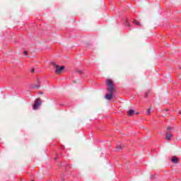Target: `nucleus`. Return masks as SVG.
<instances>
[{"mask_svg":"<svg viewBox=\"0 0 181 181\" xmlns=\"http://www.w3.org/2000/svg\"><path fill=\"white\" fill-rule=\"evenodd\" d=\"M31 73H35V69L34 68H32Z\"/></svg>","mask_w":181,"mask_h":181,"instance_id":"obj_13","label":"nucleus"},{"mask_svg":"<svg viewBox=\"0 0 181 181\" xmlns=\"http://www.w3.org/2000/svg\"><path fill=\"white\" fill-rule=\"evenodd\" d=\"M63 71H64V66H56V70H55V73L56 74H62V73H63Z\"/></svg>","mask_w":181,"mask_h":181,"instance_id":"obj_3","label":"nucleus"},{"mask_svg":"<svg viewBox=\"0 0 181 181\" xmlns=\"http://www.w3.org/2000/svg\"><path fill=\"white\" fill-rule=\"evenodd\" d=\"M124 148V145L119 144L116 146V152H121V150Z\"/></svg>","mask_w":181,"mask_h":181,"instance_id":"obj_6","label":"nucleus"},{"mask_svg":"<svg viewBox=\"0 0 181 181\" xmlns=\"http://www.w3.org/2000/svg\"><path fill=\"white\" fill-rule=\"evenodd\" d=\"M133 23H134V25H136V26H142V25L141 24V22L137 21H136V20H134V21H133Z\"/></svg>","mask_w":181,"mask_h":181,"instance_id":"obj_10","label":"nucleus"},{"mask_svg":"<svg viewBox=\"0 0 181 181\" xmlns=\"http://www.w3.org/2000/svg\"><path fill=\"white\" fill-rule=\"evenodd\" d=\"M42 105V100L40 98H37L33 106V110H39V107Z\"/></svg>","mask_w":181,"mask_h":181,"instance_id":"obj_2","label":"nucleus"},{"mask_svg":"<svg viewBox=\"0 0 181 181\" xmlns=\"http://www.w3.org/2000/svg\"><path fill=\"white\" fill-rule=\"evenodd\" d=\"M78 73H79V74H81V71H78Z\"/></svg>","mask_w":181,"mask_h":181,"instance_id":"obj_15","label":"nucleus"},{"mask_svg":"<svg viewBox=\"0 0 181 181\" xmlns=\"http://www.w3.org/2000/svg\"><path fill=\"white\" fill-rule=\"evenodd\" d=\"M23 53L24 54H28V51H24Z\"/></svg>","mask_w":181,"mask_h":181,"instance_id":"obj_14","label":"nucleus"},{"mask_svg":"<svg viewBox=\"0 0 181 181\" xmlns=\"http://www.w3.org/2000/svg\"><path fill=\"white\" fill-rule=\"evenodd\" d=\"M173 136V134H166L165 139H167V141H170V138H172Z\"/></svg>","mask_w":181,"mask_h":181,"instance_id":"obj_7","label":"nucleus"},{"mask_svg":"<svg viewBox=\"0 0 181 181\" xmlns=\"http://www.w3.org/2000/svg\"><path fill=\"white\" fill-rule=\"evenodd\" d=\"M147 114H148L150 115V114H151V109H148L147 110Z\"/></svg>","mask_w":181,"mask_h":181,"instance_id":"obj_12","label":"nucleus"},{"mask_svg":"<svg viewBox=\"0 0 181 181\" xmlns=\"http://www.w3.org/2000/svg\"><path fill=\"white\" fill-rule=\"evenodd\" d=\"M179 69H181V66H179Z\"/></svg>","mask_w":181,"mask_h":181,"instance_id":"obj_16","label":"nucleus"},{"mask_svg":"<svg viewBox=\"0 0 181 181\" xmlns=\"http://www.w3.org/2000/svg\"><path fill=\"white\" fill-rule=\"evenodd\" d=\"M135 112V110H130L129 112H128V116L129 117H132V115H134V113Z\"/></svg>","mask_w":181,"mask_h":181,"instance_id":"obj_9","label":"nucleus"},{"mask_svg":"<svg viewBox=\"0 0 181 181\" xmlns=\"http://www.w3.org/2000/svg\"><path fill=\"white\" fill-rule=\"evenodd\" d=\"M107 91L110 93L105 95L106 100H111L112 98V93L114 91V85L112 84V81L110 79L107 80Z\"/></svg>","mask_w":181,"mask_h":181,"instance_id":"obj_1","label":"nucleus"},{"mask_svg":"<svg viewBox=\"0 0 181 181\" xmlns=\"http://www.w3.org/2000/svg\"><path fill=\"white\" fill-rule=\"evenodd\" d=\"M52 66H54V67H55V68H56L57 66H59V65L56 64L54 62H52Z\"/></svg>","mask_w":181,"mask_h":181,"instance_id":"obj_11","label":"nucleus"},{"mask_svg":"<svg viewBox=\"0 0 181 181\" xmlns=\"http://www.w3.org/2000/svg\"><path fill=\"white\" fill-rule=\"evenodd\" d=\"M171 162H172V163H175V165H177V163L179 162V158H176V156H173L171 158Z\"/></svg>","mask_w":181,"mask_h":181,"instance_id":"obj_5","label":"nucleus"},{"mask_svg":"<svg viewBox=\"0 0 181 181\" xmlns=\"http://www.w3.org/2000/svg\"><path fill=\"white\" fill-rule=\"evenodd\" d=\"M40 81L37 80V84L33 85V88H40Z\"/></svg>","mask_w":181,"mask_h":181,"instance_id":"obj_8","label":"nucleus"},{"mask_svg":"<svg viewBox=\"0 0 181 181\" xmlns=\"http://www.w3.org/2000/svg\"><path fill=\"white\" fill-rule=\"evenodd\" d=\"M175 129L174 127H172L170 126H168L167 128H166V134H172V131H173Z\"/></svg>","mask_w":181,"mask_h":181,"instance_id":"obj_4","label":"nucleus"}]
</instances>
